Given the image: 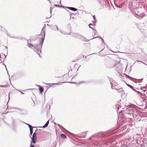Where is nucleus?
<instances>
[{"instance_id":"27","label":"nucleus","mask_w":147,"mask_h":147,"mask_svg":"<svg viewBox=\"0 0 147 147\" xmlns=\"http://www.w3.org/2000/svg\"><path fill=\"white\" fill-rule=\"evenodd\" d=\"M8 86V85H0V87H7Z\"/></svg>"},{"instance_id":"49","label":"nucleus","mask_w":147,"mask_h":147,"mask_svg":"<svg viewBox=\"0 0 147 147\" xmlns=\"http://www.w3.org/2000/svg\"><path fill=\"white\" fill-rule=\"evenodd\" d=\"M137 62H142H142L141 61H139V60H137Z\"/></svg>"},{"instance_id":"6","label":"nucleus","mask_w":147,"mask_h":147,"mask_svg":"<svg viewBox=\"0 0 147 147\" xmlns=\"http://www.w3.org/2000/svg\"><path fill=\"white\" fill-rule=\"evenodd\" d=\"M46 26V25L45 24L44 25V26L42 28L41 31V33L40 34V35H42V37L40 38V39H41V40H42V38H43L44 39V40L45 39V32L43 30L45 29V28Z\"/></svg>"},{"instance_id":"40","label":"nucleus","mask_w":147,"mask_h":147,"mask_svg":"<svg viewBox=\"0 0 147 147\" xmlns=\"http://www.w3.org/2000/svg\"><path fill=\"white\" fill-rule=\"evenodd\" d=\"M83 57L84 58H85V59L86 58V57L85 55H83Z\"/></svg>"},{"instance_id":"60","label":"nucleus","mask_w":147,"mask_h":147,"mask_svg":"<svg viewBox=\"0 0 147 147\" xmlns=\"http://www.w3.org/2000/svg\"><path fill=\"white\" fill-rule=\"evenodd\" d=\"M80 66H80H80H79V67H78V68H79L80 67Z\"/></svg>"},{"instance_id":"50","label":"nucleus","mask_w":147,"mask_h":147,"mask_svg":"<svg viewBox=\"0 0 147 147\" xmlns=\"http://www.w3.org/2000/svg\"><path fill=\"white\" fill-rule=\"evenodd\" d=\"M7 74L8 75H9V77H10V76H9V74H8V70H7Z\"/></svg>"},{"instance_id":"62","label":"nucleus","mask_w":147,"mask_h":147,"mask_svg":"<svg viewBox=\"0 0 147 147\" xmlns=\"http://www.w3.org/2000/svg\"><path fill=\"white\" fill-rule=\"evenodd\" d=\"M7 113H7H5V114H6V113Z\"/></svg>"},{"instance_id":"41","label":"nucleus","mask_w":147,"mask_h":147,"mask_svg":"<svg viewBox=\"0 0 147 147\" xmlns=\"http://www.w3.org/2000/svg\"><path fill=\"white\" fill-rule=\"evenodd\" d=\"M55 26L56 27V28L57 30H58V27L56 25Z\"/></svg>"},{"instance_id":"43","label":"nucleus","mask_w":147,"mask_h":147,"mask_svg":"<svg viewBox=\"0 0 147 147\" xmlns=\"http://www.w3.org/2000/svg\"><path fill=\"white\" fill-rule=\"evenodd\" d=\"M20 114V115H24L26 114H25V113H21Z\"/></svg>"},{"instance_id":"15","label":"nucleus","mask_w":147,"mask_h":147,"mask_svg":"<svg viewBox=\"0 0 147 147\" xmlns=\"http://www.w3.org/2000/svg\"><path fill=\"white\" fill-rule=\"evenodd\" d=\"M95 25H96L95 24L90 23V24H89L88 26H89V27L90 28L92 29L94 31H96V30L95 29H94L93 28H92V27L91 26H95Z\"/></svg>"},{"instance_id":"11","label":"nucleus","mask_w":147,"mask_h":147,"mask_svg":"<svg viewBox=\"0 0 147 147\" xmlns=\"http://www.w3.org/2000/svg\"><path fill=\"white\" fill-rule=\"evenodd\" d=\"M134 80L132 79L131 80L134 82L135 83H137V82H141L142 80H143V79L142 78L141 79H136L134 78Z\"/></svg>"},{"instance_id":"37","label":"nucleus","mask_w":147,"mask_h":147,"mask_svg":"<svg viewBox=\"0 0 147 147\" xmlns=\"http://www.w3.org/2000/svg\"><path fill=\"white\" fill-rule=\"evenodd\" d=\"M96 22V20H94V21H92V22L93 23H95Z\"/></svg>"},{"instance_id":"63","label":"nucleus","mask_w":147,"mask_h":147,"mask_svg":"<svg viewBox=\"0 0 147 147\" xmlns=\"http://www.w3.org/2000/svg\"><path fill=\"white\" fill-rule=\"evenodd\" d=\"M5 48H7V47H5Z\"/></svg>"},{"instance_id":"4","label":"nucleus","mask_w":147,"mask_h":147,"mask_svg":"<svg viewBox=\"0 0 147 147\" xmlns=\"http://www.w3.org/2000/svg\"><path fill=\"white\" fill-rule=\"evenodd\" d=\"M71 35L73 36H74L76 38H78L81 40L84 41H89L90 40H92L93 39V38H92V39H90V40H87L83 36H82V35H81L78 33H72V34H71Z\"/></svg>"},{"instance_id":"51","label":"nucleus","mask_w":147,"mask_h":147,"mask_svg":"<svg viewBox=\"0 0 147 147\" xmlns=\"http://www.w3.org/2000/svg\"><path fill=\"white\" fill-rule=\"evenodd\" d=\"M70 26V24H68L67 25V26Z\"/></svg>"},{"instance_id":"33","label":"nucleus","mask_w":147,"mask_h":147,"mask_svg":"<svg viewBox=\"0 0 147 147\" xmlns=\"http://www.w3.org/2000/svg\"><path fill=\"white\" fill-rule=\"evenodd\" d=\"M47 26H50L52 27H53V28L55 27V26H54L53 25H50L48 24H47Z\"/></svg>"},{"instance_id":"9","label":"nucleus","mask_w":147,"mask_h":147,"mask_svg":"<svg viewBox=\"0 0 147 147\" xmlns=\"http://www.w3.org/2000/svg\"><path fill=\"white\" fill-rule=\"evenodd\" d=\"M37 85V86H38L39 87V91L40 93L42 94L44 90L42 86L39 85Z\"/></svg>"},{"instance_id":"58","label":"nucleus","mask_w":147,"mask_h":147,"mask_svg":"<svg viewBox=\"0 0 147 147\" xmlns=\"http://www.w3.org/2000/svg\"><path fill=\"white\" fill-rule=\"evenodd\" d=\"M142 63H143L145 64L146 65V64L145 63H143V62H142Z\"/></svg>"},{"instance_id":"13","label":"nucleus","mask_w":147,"mask_h":147,"mask_svg":"<svg viewBox=\"0 0 147 147\" xmlns=\"http://www.w3.org/2000/svg\"><path fill=\"white\" fill-rule=\"evenodd\" d=\"M49 120H48L46 123L42 126V127H39L38 128H45L47 127L49 125Z\"/></svg>"},{"instance_id":"39","label":"nucleus","mask_w":147,"mask_h":147,"mask_svg":"<svg viewBox=\"0 0 147 147\" xmlns=\"http://www.w3.org/2000/svg\"><path fill=\"white\" fill-rule=\"evenodd\" d=\"M111 88L112 89H114V88H115V87L114 86H111Z\"/></svg>"},{"instance_id":"32","label":"nucleus","mask_w":147,"mask_h":147,"mask_svg":"<svg viewBox=\"0 0 147 147\" xmlns=\"http://www.w3.org/2000/svg\"><path fill=\"white\" fill-rule=\"evenodd\" d=\"M15 109H18V110H19L20 111H23V109H20V108H15Z\"/></svg>"},{"instance_id":"2","label":"nucleus","mask_w":147,"mask_h":147,"mask_svg":"<svg viewBox=\"0 0 147 147\" xmlns=\"http://www.w3.org/2000/svg\"><path fill=\"white\" fill-rule=\"evenodd\" d=\"M134 105L131 104L126 106V109L121 110L119 113L118 116L117 123L118 125H122L125 122L127 118H130L134 115L137 116V111L134 107Z\"/></svg>"},{"instance_id":"20","label":"nucleus","mask_w":147,"mask_h":147,"mask_svg":"<svg viewBox=\"0 0 147 147\" xmlns=\"http://www.w3.org/2000/svg\"><path fill=\"white\" fill-rule=\"evenodd\" d=\"M33 127H32L31 128H30V134L31 136H32V134L33 132Z\"/></svg>"},{"instance_id":"1","label":"nucleus","mask_w":147,"mask_h":147,"mask_svg":"<svg viewBox=\"0 0 147 147\" xmlns=\"http://www.w3.org/2000/svg\"><path fill=\"white\" fill-rule=\"evenodd\" d=\"M118 128H115L105 132L98 133L94 136L96 138H103L104 139L100 141H96L94 142V147H106L104 146L109 145V143L113 142L115 139L112 135L117 132Z\"/></svg>"},{"instance_id":"38","label":"nucleus","mask_w":147,"mask_h":147,"mask_svg":"<svg viewBox=\"0 0 147 147\" xmlns=\"http://www.w3.org/2000/svg\"><path fill=\"white\" fill-rule=\"evenodd\" d=\"M18 91H19L22 94H24V93L20 91L19 90H18Z\"/></svg>"},{"instance_id":"17","label":"nucleus","mask_w":147,"mask_h":147,"mask_svg":"<svg viewBox=\"0 0 147 147\" xmlns=\"http://www.w3.org/2000/svg\"><path fill=\"white\" fill-rule=\"evenodd\" d=\"M61 137L62 138L65 139L67 138L66 135L63 134H61Z\"/></svg>"},{"instance_id":"28","label":"nucleus","mask_w":147,"mask_h":147,"mask_svg":"<svg viewBox=\"0 0 147 147\" xmlns=\"http://www.w3.org/2000/svg\"><path fill=\"white\" fill-rule=\"evenodd\" d=\"M59 31L61 32V34H66L64 32H62V31H61V30H59Z\"/></svg>"},{"instance_id":"35","label":"nucleus","mask_w":147,"mask_h":147,"mask_svg":"<svg viewBox=\"0 0 147 147\" xmlns=\"http://www.w3.org/2000/svg\"><path fill=\"white\" fill-rule=\"evenodd\" d=\"M146 105L145 106V109H147V103H146Z\"/></svg>"},{"instance_id":"23","label":"nucleus","mask_w":147,"mask_h":147,"mask_svg":"<svg viewBox=\"0 0 147 147\" xmlns=\"http://www.w3.org/2000/svg\"><path fill=\"white\" fill-rule=\"evenodd\" d=\"M131 89L134 91L137 92V94H141V93L140 92L137 91L136 89L134 88H132Z\"/></svg>"},{"instance_id":"56","label":"nucleus","mask_w":147,"mask_h":147,"mask_svg":"<svg viewBox=\"0 0 147 147\" xmlns=\"http://www.w3.org/2000/svg\"><path fill=\"white\" fill-rule=\"evenodd\" d=\"M32 100L33 101V102L34 103V101L33 100V99L32 98Z\"/></svg>"},{"instance_id":"36","label":"nucleus","mask_w":147,"mask_h":147,"mask_svg":"<svg viewBox=\"0 0 147 147\" xmlns=\"http://www.w3.org/2000/svg\"><path fill=\"white\" fill-rule=\"evenodd\" d=\"M13 124H12V126H13L14 125V124L15 123V121L14 119L13 120Z\"/></svg>"},{"instance_id":"64","label":"nucleus","mask_w":147,"mask_h":147,"mask_svg":"<svg viewBox=\"0 0 147 147\" xmlns=\"http://www.w3.org/2000/svg\"><path fill=\"white\" fill-rule=\"evenodd\" d=\"M51 86H52V85H51V86H50V87Z\"/></svg>"},{"instance_id":"18","label":"nucleus","mask_w":147,"mask_h":147,"mask_svg":"<svg viewBox=\"0 0 147 147\" xmlns=\"http://www.w3.org/2000/svg\"><path fill=\"white\" fill-rule=\"evenodd\" d=\"M116 89L118 92H120L123 91V90L122 88H121L119 89H117L116 88H115Z\"/></svg>"},{"instance_id":"45","label":"nucleus","mask_w":147,"mask_h":147,"mask_svg":"<svg viewBox=\"0 0 147 147\" xmlns=\"http://www.w3.org/2000/svg\"><path fill=\"white\" fill-rule=\"evenodd\" d=\"M47 106H48V107H49V109H50V105H46V107H47Z\"/></svg>"},{"instance_id":"10","label":"nucleus","mask_w":147,"mask_h":147,"mask_svg":"<svg viewBox=\"0 0 147 147\" xmlns=\"http://www.w3.org/2000/svg\"><path fill=\"white\" fill-rule=\"evenodd\" d=\"M115 64H113L112 63H111L107 64V67L108 68H111L115 66Z\"/></svg>"},{"instance_id":"29","label":"nucleus","mask_w":147,"mask_h":147,"mask_svg":"<svg viewBox=\"0 0 147 147\" xmlns=\"http://www.w3.org/2000/svg\"><path fill=\"white\" fill-rule=\"evenodd\" d=\"M50 13H51V16L50 17L47 18H50L51 16V13L52 12V8L51 7L50 9Z\"/></svg>"},{"instance_id":"48","label":"nucleus","mask_w":147,"mask_h":147,"mask_svg":"<svg viewBox=\"0 0 147 147\" xmlns=\"http://www.w3.org/2000/svg\"><path fill=\"white\" fill-rule=\"evenodd\" d=\"M44 84L46 85H48V84H50L46 83H44Z\"/></svg>"},{"instance_id":"16","label":"nucleus","mask_w":147,"mask_h":147,"mask_svg":"<svg viewBox=\"0 0 147 147\" xmlns=\"http://www.w3.org/2000/svg\"><path fill=\"white\" fill-rule=\"evenodd\" d=\"M100 38L101 39V40L102 42L104 44H105V42H104V40L103 39V38H102L101 36H98L95 37H94L93 38L94 39V38Z\"/></svg>"},{"instance_id":"53","label":"nucleus","mask_w":147,"mask_h":147,"mask_svg":"<svg viewBox=\"0 0 147 147\" xmlns=\"http://www.w3.org/2000/svg\"><path fill=\"white\" fill-rule=\"evenodd\" d=\"M47 0L48 1H49V2H50V3H51V2L49 0Z\"/></svg>"},{"instance_id":"19","label":"nucleus","mask_w":147,"mask_h":147,"mask_svg":"<svg viewBox=\"0 0 147 147\" xmlns=\"http://www.w3.org/2000/svg\"><path fill=\"white\" fill-rule=\"evenodd\" d=\"M89 82V81H82L78 83V85H79L80 84H82V83L86 84V83H87Z\"/></svg>"},{"instance_id":"31","label":"nucleus","mask_w":147,"mask_h":147,"mask_svg":"<svg viewBox=\"0 0 147 147\" xmlns=\"http://www.w3.org/2000/svg\"><path fill=\"white\" fill-rule=\"evenodd\" d=\"M14 38H16V39H20V40H22V39H23V38H20V37H15Z\"/></svg>"},{"instance_id":"52","label":"nucleus","mask_w":147,"mask_h":147,"mask_svg":"<svg viewBox=\"0 0 147 147\" xmlns=\"http://www.w3.org/2000/svg\"><path fill=\"white\" fill-rule=\"evenodd\" d=\"M7 35L8 36H9V37H10V36H11L10 35L8 34H7Z\"/></svg>"},{"instance_id":"26","label":"nucleus","mask_w":147,"mask_h":147,"mask_svg":"<svg viewBox=\"0 0 147 147\" xmlns=\"http://www.w3.org/2000/svg\"><path fill=\"white\" fill-rule=\"evenodd\" d=\"M54 6L55 7H62L63 8L64 7V6H61L59 5H56V4H55L54 5Z\"/></svg>"},{"instance_id":"61","label":"nucleus","mask_w":147,"mask_h":147,"mask_svg":"<svg viewBox=\"0 0 147 147\" xmlns=\"http://www.w3.org/2000/svg\"><path fill=\"white\" fill-rule=\"evenodd\" d=\"M0 58H1V55H0Z\"/></svg>"},{"instance_id":"12","label":"nucleus","mask_w":147,"mask_h":147,"mask_svg":"<svg viewBox=\"0 0 147 147\" xmlns=\"http://www.w3.org/2000/svg\"><path fill=\"white\" fill-rule=\"evenodd\" d=\"M66 7L70 10L73 11H76L78 10V9L75 7Z\"/></svg>"},{"instance_id":"3","label":"nucleus","mask_w":147,"mask_h":147,"mask_svg":"<svg viewBox=\"0 0 147 147\" xmlns=\"http://www.w3.org/2000/svg\"><path fill=\"white\" fill-rule=\"evenodd\" d=\"M39 44H35L32 45L31 43H28L27 45L30 48L33 49L34 51L36 52V53L40 57V55L39 54V51L40 53H41V49L42 44L44 42V39L43 38L41 40L40 39Z\"/></svg>"},{"instance_id":"34","label":"nucleus","mask_w":147,"mask_h":147,"mask_svg":"<svg viewBox=\"0 0 147 147\" xmlns=\"http://www.w3.org/2000/svg\"><path fill=\"white\" fill-rule=\"evenodd\" d=\"M93 19L95 20H96V19L95 17V15L92 16Z\"/></svg>"},{"instance_id":"47","label":"nucleus","mask_w":147,"mask_h":147,"mask_svg":"<svg viewBox=\"0 0 147 147\" xmlns=\"http://www.w3.org/2000/svg\"><path fill=\"white\" fill-rule=\"evenodd\" d=\"M10 37L11 38H14L15 37L11 36H10Z\"/></svg>"},{"instance_id":"55","label":"nucleus","mask_w":147,"mask_h":147,"mask_svg":"<svg viewBox=\"0 0 147 147\" xmlns=\"http://www.w3.org/2000/svg\"><path fill=\"white\" fill-rule=\"evenodd\" d=\"M37 131V129H36V130L35 131V132L36 133Z\"/></svg>"},{"instance_id":"46","label":"nucleus","mask_w":147,"mask_h":147,"mask_svg":"<svg viewBox=\"0 0 147 147\" xmlns=\"http://www.w3.org/2000/svg\"><path fill=\"white\" fill-rule=\"evenodd\" d=\"M144 88H147V84L146 85V86L144 87Z\"/></svg>"},{"instance_id":"24","label":"nucleus","mask_w":147,"mask_h":147,"mask_svg":"<svg viewBox=\"0 0 147 147\" xmlns=\"http://www.w3.org/2000/svg\"><path fill=\"white\" fill-rule=\"evenodd\" d=\"M24 123L26 125H27V126H28V127H29V129L30 128H31V127H32V126H31L29 124H28V123Z\"/></svg>"},{"instance_id":"44","label":"nucleus","mask_w":147,"mask_h":147,"mask_svg":"<svg viewBox=\"0 0 147 147\" xmlns=\"http://www.w3.org/2000/svg\"><path fill=\"white\" fill-rule=\"evenodd\" d=\"M3 65H5V66L6 69V70H7V69L5 65V64H3Z\"/></svg>"},{"instance_id":"25","label":"nucleus","mask_w":147,"mask_h":147,"mask_svg":"<svg viewBox=\"0 0 147 147\" xmlns=\"http://www.w3.org/2000/svg\"><path fill=\"white\" fill-rule=\"evenodd\" d=\"M127 84V86L131 88V89L133 88V87L131 85H130L129 84Z\"/></svg>"},{"instance_id":"54","label":"nucleus","mask_w":147,"mask_h":147,"mask_svg":"<svg viewBox=\"0 0 147 147\" xmlns=\"http://www.w3.org/2000/svg\"><path fill=\"white\" fill-rule=\"evenodd\" d=\"M34 147H39V146H35Z\"/></svg>"},{"instance_id":"30","label":"nucleus","mask_w":147,"mask_h":147,"mask_svg":"<svg viewBox=\"0 0 147 147\" xmlns=\"http://www.w3.org/2000/svg\"><path fill=\"white\" fill-rule=\"evenodd\" d=\"M121 147H127V146L125 145H123L121 144V145L120 146Z\"/></svg>"},{"instance_id":"14","label":"nucleus","mask_w":147,"mask_h":147,"mask_svg":"<svg viewBox=\"0 0 147 147\" xmlns=\"http://www.w3.org/2000/svg\"><path fill=\"white\" fill-rule=\"evenodd\" d=\"M120 104H121L119 102H118L117 104L116 105V107L117 109V110H118L119 109V108L121 107ZM117 112H118V111H117Z\"/></svg>"},{"instance_id":"7","label":"nucleus","mask_w":147,"mask_h":147,"mask_svg":"<svg viewBox=\"0 0 147 147\" xmlns=\"http://www.w3.org/2000/svg\"><path fill=\"white\" fill-rule=\"evenodd\" d=\"M54 123L55 125L56 124L58 127H59L62 130V131L63 132H64V131H65V132H67L68 133H69L70 134H72L70 132H69L64 127H63L60 124H56L55 123Z\"/></svg>"},{"instance_id":"21","label":"nucleus","mask_w":147,"mask_h":147,"mask_svg":"<svg viewBox=\"0 0 147 147\" xmlns=\"http://www.w3.org/2000/svg\"><path fill=\"white\" fill-rule=\"evenodd\" d=\"M125 77H126L127 78L131 80L132 79H133V80H134L135 79L134 78L130 77V76H129L128 75H126V74H125Z\"/></svg>"},{"instance_id":"57","label":"nucleus","mask_w":147,"mask_h":147,"mask_svg":"<svg viewBox=\"0 0 147 147\" xmlns=\"http://www.w3.org/2000/svg\"><path fill=\"white\" fill-rule=\"evenodd\" d=\"M61 1H60V4H61Z\"/></svg>"},{"instance_id":"22","label":"nucleus","mask_w":147,"mask_h":147,"mask_svg":"<svg viewBox=\"0 0 147 147\" xmlns=\"http://www.w3.org/2000/svg\"><path fill=\"white\" fill-rule=\"evenodd\" d=\"M31 138H37L36 137V134L35 132L33 133L32 136V137Z\"/></svg>"},{"instance_id":"5","label":"nucleus","mask_w":147,"mask_h":147,"mask_svg":"<svg viewBox=\"0 0 147 147\" xmlns=\"http://www.w3.org/2000/svg\"><path fill=\"white\" fill-rule=\"evenodd\" d=\"M31 141L30 143V147H34V146L32 144V143L35 144L37 140V138H31Z\"/></svg>"},{"instance_id":"8","label":"nucleus","mask_w":147,"mask_h":147,"mask_svg":"<svg viewBox=\"0 0 147 147\" xmlns=\"http://www.w3.org/2000/svg\"><path fill=\"white\" fill-rule=\"evenodd\" d=\"M65 82H61V83H65ZM67 83H72V84H77V83H76V82H67ZM53 84V85H60L61 84V83H53V84Z\"/></svg>"},{"instance_id":"42","label":"nucleus","mask_w":147,"mask_h":147,"mask_svg":"<svg viewBox=\"0 0 147 147\" xmlns=\"http://www.w3.org/2000/svg\"><path fill=\"white\" fill-rule=\"evenodd\" d=\"M72 15H75L74 14H73V13H70V17H71V16H72Z\"/></svg>"},{"instance_id":"59","label":"nucleus","mask_w":147,"mask_h":147,"mask_svg":"<svg viewBox=\"0 0 147 147\" xmlns=\"http://www.w3.org/2000/svg\"><path fill=\"white\" fill-rule=\"evenodd\" d=\"M103 50V49L102 50H101L100 52H101V51H102V50Z\"/></svg>"}]
</instances>
